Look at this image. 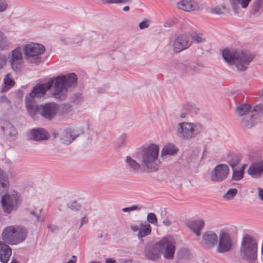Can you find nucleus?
Instances as JSON below:
<instances>
[{
    "label": "nucleus",
    "instance_id": "1",
    "mask_svg": "<svg viewBox=\"0 0 263 263\" xmlns=\"http://www.w3.org/2000/svg\"><path fill=\"white\" fill-rule=\"evenodd\" d=\"M159 146L152 143L143 146L137 154L139 162L130 156H126L125 160L126 167L132 172L138 173L142 168L147 173L157 171Z\"/></svg>",
    "mask_w": 263,
    "mask_h": 263
},
{
    "label": "nucleus",
    "instance_id": "2",
    "mask_svg": "<svg viewBox=\"0 0 263 263\" xmlns=\"http://www.w3.org/2000/svg\"><path fill=\"white\" fill-rule=\"evenodd\" d=\"M237 116L242 117L240 123L245 128H251L256 125L263 116V104H259L253 107L247 103H241L235 108Z\"/></svg>",
    "mask_w": 263,
    "mask_h": 263
},
{
    "label": "nucleus",
    "instance_id": "3",
    "mask_svg": "<svg viewBox=\"0 0 263 263\" xmlns=\"http://www.w3.org/2000/svg\"><path fill=\"white\" fill-rule=\"evenodd\" d=\"M224 61L230 65L234 64L238 70L244 71L255 58V55L248 51L226 48L222 51Z\"/></svg>",
    "mask_w": 263,
    "mask_h": 263
},
{
    "label": "nucleus",
    "instance_id": "4",
    "mask_svg": "<svg viewBox=\"0 0 263 263\" xmlns=\"http://www.w3.org/2000/svg\"><path fill=\"white\" fill-rule=\"evenodd\" d=\"M257 240L249 234L245 235L240 247L241 258L248 263H255L257 258Z\"/></svg>",
    "mask_w": 263,
    "mask_h": 263
},
{
    "label": "nucleus",
    "instance_id": "5",
    "mask_svg": "<svg viewBox=\"0 0 263 263\" xmlns=\"http://www.w3.org/2000/svg\"><path fill=\"white\" fill-rule=\"evenodd\" d=\"M203 130V126L200 123L182 122L177 124L176 135L181 140L189 141L200 136Z\"/></svg>",
    "mask_w": 263,
    "mask_h": 263
},
{
    "label": "nucleus",
    "instance_id": "6",
    "mask_svg": "<svg viewBox=\"0 0 263 263\" xmlns=\"http://www.w3.org/2000/svg\"><path fill=\"white\" fill-rule=\"evenodd\" d=\"M27 230L22 226H11L6 227L2 233V239L9 245H17L27 237Z\"/></svg>",
    "mask_w": 263,
    "mask_h": 263
},
{
    "label": "nucleus",
    "instance_id": "7",
    "mask_svg": "<svg viewBox=\"0 0 263 263\" xmlns=\"http://www.w3.org/2000/svg\"><path fill=\"white\" fill-rule=\"evenodd\" d=\"M31 108L32 112L29 110H27V111L34 120H37L39 115L48 120H51L55 117L59 111L58 104L52 102L36 105Z\"/></svg>",
    "mask_w": 263,
    "mask_h": 263
},
{
    "label": "nucleus",
    "instance_id": "8",
    "mask_svg": "<svg viewBox=\"0 0 263 263\" xmlns=\"http://www.w3.org/2000/svg\"><path fill=\"white\" fill-rule=\"evenodd\" d=\"M50 80H53L54 96L59 95L62 92L65 91L68 88L74 87L77 82V77L74 73L67 75L59 76Z\"/></svg>",
    "mask_w": 263,
    "mask_h": 263
},
{
    "label": "nucleus",
    "instance_id": "9",
    "mask_svg": "<svg viewBox=\"0 0 263 263\" xmlns=\"http://www.w3.org/2000/svg\"><path fill=\"white\" fill-rule=\"evenodd\" d=\"M53 85V80H50L45 84L35 86L31 91L26 96L25 104L27 110H29L30 112H32V108L31 107L37 105L35 101V98L42 97Z\"/></svg>",
    "mask_w": 263,
    "mask_h": 263
},
{
    "label": "nucleus",
    "instance_id": "10",
    "mask_svg": "<svg viewBox=\"0 0 263 263\" xmlns=\"http://www.w3.org/2000/svg\"><path fill=\"white\" fill-rule=\"evenodd\" d=\"M25 58L31 63L39 64L41 62L40 55L45 51L43 45L30 42L23 46Z\"/></svg>",
    "mask_w": 263,
    "mask_h": 263
},
{
    "label": "nucleus",
    "instance_id": "11",
    "mask_svg": "<svg viewBox=\"0 0 263 263\" xmlns=\"http://www.w3.org/2000/svg\"><path fill=\"white\" fill-rule=\"evenodd\" d=\"M1 203L4 212L9 214L18 209L21 203V196L16 192L12 191L2 196Z\"/></svg>",
    "mask_w": 263,
    "mask_h": 263
},
{
    "label": "nucleus",
    "instance_id": "12",
    "mask_svg": "<svg viewBox=\"0 0 263 263\" xmlns=\"http://www.w3.org/2000/svg\"><path fill=\"white\" fill-rule=\"evenodd\" d=\"M156 246L159 248L160 253L165 259L173 260L176 251V243L171 237H164L158 242Z\"/></svg>",
    "mask_w": 263,
    "mask_h": 263
},
{
    "label": "nucleus",
    "instance_id": "13",
    "mask_svg": "<svg viewBox=\"0 0 263 263\" xmlns=\"http://www.w3.org/2000/svg\"><path fill=\"white\" fill-rule=\"evenodd\" d=\"M229 174V168L227 164L217 165L211 172V180L214 182H220L226 179Z\"/></svg>",
    "mask_w": 263,
    "mask_h": 263
},
{
    "label": "nucleus",
    "instance_id": "14",
    "mask_svg": "<svg viewBox=\"0 0 263 263\" xmlns=\"http://www.w3.org/2000/svg\"><path fill=\"white\" fill-rule=\"evenodd\" d=\"M232 246V240L230 234L225 231H221L219 235V243L217 251L223 253L229 251Z\"/></svg>",
    "mask_w": 263,
    "mask_h": 263
},
{
    "label": "nucleus",
    "instance_id": "15",
    "mask_svg": "<svg viewBox=\"0 0 263 263\" xmlns=\"http://www.w3.org/2000/svg\"><path fill=\"white\" fill-rule=\"evenodd\" d=\"M192 44L190 37L189 34H180L174 41L173 50L175 53L188 48Z\"/></svg>",
    "mask_w": 263,
    "mask_h": 263
},
{
    "label": "nucleus",
    "instance_id": "16",
    "mask_svg": "<svg viewBox=\"0 0 263 263\" xmlns=\"http://www.w3.org/2000/svg\"><path fill=\"white\" fill-rule=\"evenodd\" d=\"M9 62L14 70H17L21 67L23 62L22 48L18 47L11 51L8 55Z\"/></svg>",
    "mask_w": 263,
    "mask_h": 263
},
{
    "label": "nucleus",
    "instance_id": "17",
    "mask_svg": "<svg viewBox=\"0 0 263 263\" xmlns=\"http://www.w3.org/2000/svg\"><path fill=\"white\" fill-rule=\"evenodd\" d=\"M4 132V135L6 139L8 141H14L17 137V130L15 127L9 122H6L4 126L1 127Z\"/></svg>",
    "mask_w": 263,
    "mask_h": 263
},
{
    "label": "nucleus",
    "instance_id": "18",
    "mask_svg": "<svg viewBox=\"0 0 263 263\" xmlns=\"http://www.w3.org/2000/svg\"><path fill=\"white\" fill-rule=\"evenodd\" d=\"M247 172L253 178L261 177L263 174V160L252 164Z\"/></svg>",
    "mask_w": 263,
    "mask_h": 263
},
{
    "label": "nucleus",
    "instance_id": "19",
    "mask_svg": "<svg viewBox=\"0 0 263 263\" xmlns=\"http://www.w3.org/2000/svg\"><path fill=\"white\" fill-rule=\"evenodd\" d=\"M217 236L213 231L205 232L202 236V241L209 248H213L217 243Z\"/></svg>",
    "mask_w": 263,
    "mask_h": 263
},
{
    "label": "nucleus",
    "instance_id": "20",
    "mask_svg": "<svg viewBox=\"0 0 263 263\" xmlns=\"http://www.w3.org/2000/svg\"><path fill=\"white\" fill-rule=\"evenodd\" d=\"M28 137L30 139L40 141L47 139L49 137V135L44 129L37 128L30 130Z\"/></svg>",
    "mask_w": 263,
    "mask_h": 263
},
{
    "label": "nucleus",
    "instance_id": "21",
    "mask_svg": "<svg viewBox=\"0 0 263 263\" xmlns=\"http://www.w3.org/2000/svg\"><path fill=\"white\" fill-rule=\"evenodd\" d=\"M179 9L187 12L196 11L199 9L198 4L192 0H181L177 3Z\"/></svg>",
    "mask_w": 263,
    "mask_h": 263
},
{
    "label": "nucleus",
    "instance_id": "22",
    "mask_svg": "<svg viewBox=\"0 0 263 263\" xmlns=\"http://www.w3.org/2000/svg\"><path fill=\"white\" fill-rule=\"evenodd\" d=\"M6 242L0 241V260L3 263L8 262L12 254L11 248Z\"/></svg>",
    "mask_w": 263,
    "mask_h": 263
},
{
    "label": "nucleus",
    "instance_id": "23",
    "mask_svg": "<svg viewBox=\"0 0 263 263\" xmlns=\"http://www.w3.org/2000/svg\"><path fill=\"white\" fill-rule=\"evenodd\" d=\"M78 136L79 134L76 133L74 130L67 128L63 133L61 138L62 142L65 144L68 145Z\"/></svg>",
    "mask_w": 263,
    "mask_h": 263
},
{
    "label": "nucleus",
    "instance_id": "24",
    "mask_svg": "<svg viewBox=\"0 0 263 263\" xmlns=\"http://www.w3.org/2000/svg\"><path fill=\"white\" fill-rule=\"evenodd\" d=\"M145 257L150 260H157L160 258V251L159 248L156 246V243L154 246L147 248L145 250Z\"/></svg>",
    "mask_w": 263,
    "mask_h": 263
},
{
    "label": "nucleus",
    "instance_id": "25",
    "mask_svg": "<svg viewBox=\"0 0 263 263\" xmlns=\"http://www.w3.org/2000/svg\"><path fill=\"white\" fill-rule=\"evenodd\" d=\"M204 226V221L202 219H198L190 221L188 223L189 228L196 234L199 236L201 234V231Z\"/></svg>",
    "mask_w": 263,
    "mask_h": 263
},
{
    "label": "nucleus",
    "instance_id": "26",
    "mask_svg": "<svg viewBox=\"0 0 263 263\" xmlns=\"http://www.w3.org/2000/svg\"><path fill=\"white\" fill-rule=\"evenodd\" d=\"M251 0H230L234 12L237 14L239 11V5L242 8H246Z\"/></svg>",
    "mask_w": 263,
    "mask_h": 263
},
{
    "label": "nucleus",
    "instance_id": "27",
    "mask_svg": "<svg viewBox=\"0 0 263 263\" xmlns=\"http://www.w3.org/2000/svg\"><path fill=\"white\" fill-rule=\"evenodd\" d=\"M178 148L174 144L168 143L164 146L161 152L162 157L166 155H174L177 153Z\"/></svg>",
    "mask_w": 263,
    "mask_h": 263
},
{
    "label": "nucleus",
    "instance_id": "28",
    "mask_svg": "<svg viewBox=\"0 0 263 263\" xmlns=\"http://www.w3.org/2000/svg\"><path fill=\"white\" fill-rule=\"evenodd\" d=\"M8 179L6 174L0 168V193L7 191L9 188Z\"/></svg>",
    "mask_w": 263,
    "mask_h": 263
},
{
    "label": "nucleus",
    "instance_id": "29",
    "mask_svg": "<svg viewBox=\"0 0 263 263\" xmlns=\"http://www.w3.org/2000/svg\"><path fill=\"white\" fill-rule=\"evenodd\" d=\"M246 165L243 164L239 167L233 169L232 179L235 181L241 180L243 177Z\"/></svg>",
    "mask_w": 263,
    "mask_h": 263
},
{
    "label": "nucleus",
    "instance_id": "30",
    "mask_svg": "<svg viewBox=\"0 0 263 263\" xmlns=\"http://www.w3.org/2000/svg\"><path fill=\"white\" fill-rule=\"evenodd\" d=\"M190 40L197 43L203 42L205 41V37L202 33L193 32L189 35Z\"/></svg>",
    "mask_w": 263,
    "mask_h": 263
},
{
    "label": "nucleus",
    "instance_id": "31",
    "mask_svg": "<svg viewBox=\"0 0 263 263\" xmlns=\"http://www.w3.org/2000/svg\"><path fill=\"white\" fill-rule=\"evenodd\" d=\"M151 227L149 224L144 225L142 228L139 230L138 236L139 238L145 237L151 233Z\"/></svg>",
    "mask_w": 263,
    "mask_h": 263
},
{
    "label": "nucleus",
    "instance_id": "32",
    "mask_svg": "<svg viewBox=\"0 0 263 263\" xmlns=\"http://www.w3.org/2000/svg\"><path fill=\"white\" fill-rule=\"evenodd\" d=\"M5 86L3 88V91H8L14 84V81L10 78V75L8 74L4 79Z\"/></svg>",
    "mask_w": 263,
    "mask_h": 263
},
{
    "label": "nucleus",
    "instance_id": "33",
    "mask_svg": "<svg viewBox=\"0 0 263 263\" xmlns=\"http://www.w3.org/2000/svg\"><path fill=\"white\" fill-rule=\"evenodd\" d=\"M237 190L235 188L230 189L226 193L223 195V198L225 200H230L233 199V198L237 194Z\"/></svg>",
    "mask_w": 263,
    "mask_h": 263
},
{
    "label": "nucleus",
    "instance_id": "34",
    "mask_svg": "<svg viewBox=\"0 0 263 263\" xmlns=\"http://www.w3.org/2000/svg\"><path fill=\"white\" fill-rule=\"evenodd\" d=\"M147 220L149 223L155 226L158 225L157 218L155 214L154 213H150L148 214L147 216Z\"/></svg>",
    "mask_w": 263,
    "mask_h": 263
},
{
    "label": "nucleus",
    "instance_id": "35",
    "mask_svg": "<svg viewBox=\"0 0 263 263\" xmlns=\"http://www.w3.org/2000/svg\"><path fill=\"white\" fill-rule=\"evenodd\" d=\"M239 159L236 156H233L228 160V163L231 166L232 169L236 168V166L239 164Z\"/></svg>",
    "mask_w": 263,
    "mask_h": 263
},
{
    "label": "nucleus",
    "instance_id": "36",
    "mask_svg": "<svg viewBox=\"0 0 263 263\" xmlns=\"http://www.w3.org/2000/svg\"><path fill=\"white\" fill-rule=\"evenodd\" d=\"M8 46V42L4 33L0 31V48L5 49Z\"/></svg>",
    "mask_w": 263,
    "mask_h": 263
},
{
    "label": "nucleus",
    "instance_id": "37",
    "mask_svg": "<svg viewBox=\"0 0 263 263\" xmlns=\"http://www.w3.org/2000/svg\"><path fill=\"white\" fill-rule=\"evenodd\" d=\"M261 2L260 0L256 1L251 6V12L255 13L257 12L261 6Z\"/></svg>",
    "mask_w": 263,
    "mask_h": 263
},
{
    "label": "nucleus",
    "instance_id": "38",
    "mask_svg": "<svg viewBox=\"0 0 263 263\" xmlns=\"http://www.w3.org/2000/svg\"><path fill=\"white\" fill-rule=\"evenodd\" d=\"M132 0H101L102 2L104 4H120V3H127Z\"/></svg>",
    "mask_w": 263,
    "mask_h": 263
},
{
    "label": "nucleus",
    "instance_id": "39",
    "mask_svg": "<svg viewBox=\"0 0 263 263\" xmlns=\"http://www.w3.org/2000/svg\"><path fill=\"white\" fill-rule=\"evenodd\" d=\"M226 8L224 6L217 7L212 9L211 12L216 14H220L224 12Z\"/></svg>",
    "mask_w": 263,
    "mask_h": 263
},
{
    "label": "nucleus",
    "instance_id": "40",
    "mask_svg": "<svg viewBox=\"0 0 263 263\" xmlns=\"http://www.w3.org/2000/svg\"><path fill=\"white\" fill-rule=\"evenodd\" d=\"M125 140V136L124 135H121L115 141V144L117 147H119L123 145L124 143Z\"/></svg>",
    "mask_w": 263,
    "mask_h": 263
},
{
    "label": "nucleus",
    "instance_id": "41",
    "mask_svg": "<svg viewBox=\"0 0 263 263\" xmlns=\"http://www.w3.org/2000/svg\"><path fill=\"white\" fill-rule=\"evenodd\" d=\"M150 25V21L149 20H144L139 24V27L140 29L147 28Z\"/></svg>",
    "mask_w": 263,
    "mask_h": 263
},
{
    "label": "nucleus",
    "instance_id": "42",
    "mask_svg": "<svg viewBox=\"0 0 263 263\" xmlns=\"http://www.w3.org/2000/svg\"><path fill=\"white\" fill-rule=\"evenodd\" d=\"M68 206L72 210L77 211L80 208V204L77 201H73L68 204Z\"/></svg>",
    "mask_w": 263,
    "mask_h": 263
},
{
    "label": "nucleus",
    "instance_id": "43",
    "mask_svg": "<svg viewBox=\"0 0 263 263\" xmlns=\"http://www.w3.org/2000/svg\"><path fill=\"white\" fill-rule=\"evenodd\" d=\"M6 58L5 55H0V69L3 68L6 65Z\"/></svg>",
    "mask_w": 263,
    "mask_h": 263
},
{
    "label": "nucleus",
    "instance_id": "44",
    "mask_svg": "<svg viewBox=\"0 0 263 263\" xmlns=\"http://www.w3.org/2000/svg\"><path fill=\"white\" fill-rule=\"evenodd\" d=\"M140 209H141V208L139 207L138 205H134V206H130V207L124 208L122 209V211L124 212H130V211H132L140 210Z\"/></svg>",
    "mask_w": 263,
    "mask_h": 263
},
{
    "label": "nucleus",
    "instance_id": "45",
    "mask_svg": "<svg viewBox=\"0 0 263 263\" xmlns=\"http://www.w3.org/2000/svg\"><path fill=\"white\" fill-rule=\"evenodd\" d=\"M8 5L5 0H0V12H3L6 10Z\"/></svg>",
    "mask_w": 263,
    "mask_h": 263
},
{
    "label": "nucleus",
    "instance_id": "46",
    "mask_svg": "<svg viewBox=\"0 0 263 263\" xmlns=\"http://www.w3.org/2000/svg\"><path fill=\"white\" fill-rule=\"evenodd\" d=\"M193 155H194L193 156H192L190 158L191 161L195 162V161H196L197 160H199V153L198 152H197V151L194 152Z\"/></svg>",
    "mask_w": 263,
    "mask_h": 263
},
{
    "label": "nucleus",
    "instance_id": "47",
    "mask_svg": "<svg viewBox=\"0 0 263 263\" xmlns=\"http://www.w3.org/2000/svg\"><path fill=\"white\" fill-rule=\"evenodd\" d=\"M191 69H188V70H191L192 71H195L200 66V65L199 64H196L194 63H191L189 65Z\"/></svg>",
    "mask_w": 263,
    "mask_h": 263
},
{
    "label": "nucleus",
    "instance_id": "48",
    "mask_svg": "<svg viewBox=\"0 0 263 263\" xmlns=\"http://www.w3.org/2000/svg\"><path fill=\"white\" fill-rule=\"evenodd\" d=\"M48 228L51 232H54L58 230V227L53 224H49Z\"/></svg>",
    "mask_w": 263,
    "mask_h": 263
},
{
    "label": "nucleus",
    "instance_id": "49",
    "mask_svg": "<svg viewBox=\"0 0 263 263\" xmlns=\"http://www.w3.org/2000/svg\"><path fill=\"white\" fill-rule=\"evenodd\" d=\"M0 102L8 104V105L10 104L9 100L5 96H3L0 98Z\"/></svg>",
    "mask_w": 263,
    "mask_h": 263
},
{
    "label": "nucleus",
    "instance_id": "50",
    "mask_svg": "<svg viewBox=\"0 0 263 263\" xmlns=\"http://www.w3.org/2000/svg\"><path fill=\"white\" fill-rule=\"evenodd\" d=\"M30 214H32V215H34L36 217V220L37 221H43L45 220L44 218L41 219L40 216L39 215L36 214L34 211L30 212Z\"/></svg>",
    "mask_w": 263,
    "mask_h": 263
},
{
    "label": "nucleus",
    "instance_id": "51",
    "mask_svg": "<svg viewBox=\"0 0 263 263\" xmlns=\"http://www.w3.org/2000/svg\"><path fill=\"white\" fill-rule=\"evenodd\" d=\"M188 114L189 111L187 110H186L185 111H182L180 112L179 117L181 118H186Z\"/></svg>",
    "mask_w": 263,
    "mask_h": 263
},
{
    "label": "nucleus",
    "instance_id": "52",
    "mask_svg": "<svg viewBox=\"0 0 263 263\" xmlns=\"http://www.w3.org/2000/svg\"><path fill=\"white\" fill-rule=\"evenodd\" d=\"M88 222V218L86 216H84L82 218L81 221V224L80 226V228L82 227V225L84 224H86Z\"/></svg>",
    "mask_w": 263,
    "mask_h": 263
},
{
    "label": "nucleus",
    "instance_id": "53",
    "mask_svg": "<svg viewBox=\"0 0 263 263\" xmlns=\"http://www.w3.org/2000/svg\"><path fill=\"white\" fill-rule=\"evenodd\" d=\"M163 223L165 226H167V227H168L170 226L171 223H172V222L171 221H170L169 219H165L163 220Z\"/></svg>",
    "mask_w": 263,
    "mask_h": 263
},
{
    "label": "nucleus",
    "instance_id": "54",
    "mask_svg": "<svg viewBox=\"0 0 263 263\" xmlns=\"http://www.w3.org/2000/svg\"><path fill=\"white\" fill-rule=\"evenodd\" d=\"M258 195L260 198L263 200V190L260 188L258 189Z\"/></svg>",
    "mask_w": 263,
    "mask_h": 263
},
{
    "label": "nucleus",
    "instance_id": "55",
    "mask_svg": "<svg viewBox=\"0 0 263 263\" xmlns=\"http://www.w3.org/2000/svg\"><path fill=\"white\" fill-rule=\"evenodd\" d=\"M131 229L134 232L139 231L140 230L139 227L137 226H131Z\"/></svg>",
    "mask_w": 263,
    "mask_h": 263
},
{
    "label": "nucleus",
    "instance_id": "56",
    "mask_svg": "<svg viewBox=\"0 0 263 263\" xmlns=\"http://www.w3.org/2000/svg\"><path fill=\"white\" fill-rule=\"evenodd\" d=\"M76 257L75 256H73L72 259L69 260L67 263H76Z\"/></svg>",
    "mask_w": 263,
    "mask_h": 263
},
{
    "label": "nucleus",
    "instance_id": "57",
    "mask_svg": "<svg viewBox=\"0 0 263 263\" xmlns=\"http://www.w3.org/2000/svg\"><path fill=\"white\" fill-rule=\"evenodd\" d=\"M105 262L106 263H116V261L115 260L110 259V258H107L106 259Z\"/></svg>",
    "mask_w": 263,
    "mask_h": 263
},
{
    "label": "nucleus",
    "instance_id": "58",
    "mask_svg": "<svg viewBox=\"0 0 263 263\" xmlns=\"http://www.w3.org/2000/svg\"><path fill=\"white\" fill-rule=\"evenodd\" d=\"M10 263H18V262L16 259L13 258Z\"/></svg>",
    "mask_w": 263,
    "mask_h": 263
},
{
    "label": "nucleus",
    "instance_id": "59",
    "mask_svg": "<svg viewBox=\"0 0 263 263\" xmlns=\"http://www.w3.org/2000/svg\"><path fill=\"white\" fill-rule=\"evenodd\" d=\"M123 9L125 11H127L129 10V7L128 6H125Z\"/></svg>",
    "mask_w": 263,
    "mask_h": 263
},
{
    "label": "nucleus",
    "instance_id": "60",
    "mask_svg": "<svg viewBox=\"0 0 263 263\" xmlns=\"http://www.w3.org/2000/svg\"><path fill=\"white\" fill-rule=\"evenodd\" d=\"M261 254L263 255V243H262V245H261Z\"/></svg>",
    "mask_w": 263,
    "mask_h": 263
},
{
    "label": "nucleus",
    "instance_id": "61",
    "mask_svg": "<svg viewBox=\"0 0 263 263\" xmlns=\"http://www.w3.org/2000/svg\"><path fill=\"white\" fill-rule=\"evenodd\" d=\"M260 96L263 98V90L261 91H260Z\"/></svg>",
    "mask_w": 263,
    "mask_h": 263
},
{
    "label": "nucleus",
    "instance_id": "62",
    "mask_svg": "<svg viewBox=\"0 0 263 263\" xmlns=\"http://www.w3.org/2000/svg\"><path fill=\"white\" fill-rule=\"evenodd\" d=\"M90 263H100L99 262H97V261H91V262Z\"/></svg>",
    "mask_w": 263,
    "mask_h": 263
}]
</instances>
